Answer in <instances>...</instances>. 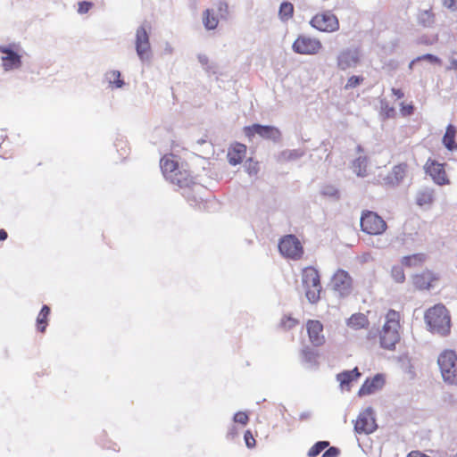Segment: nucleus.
Instances as JSON below:
<instances>
[{
	"label": "nucleus",
	"mask_w": 457,
	"mask_h": 457,
	"mask_svg": "<svg viewBox=\"0 0 457 457\" xmlns=\"http://www.w3.org/2000/svg\"><path fill=\"white\" fill-rule=\"evenodd\" d=\"M425 259V254L416 253L409 256H404L402 260V263L408 267H414L424 262Z\"/></svg>",
	"instance_id": "31"
},
{
	"label": "nucleus",
	"mask_w": 457,
	"mask_h": 457,
	"mask_svg": "<svg viewBox=\"0 0 457 457\" xmlns=\"http://www.w3.org/2000/svg\"><path fill=\"white\" fill-rule=\"evenodd\" d=\"M406 170L407 165L405 163L395 165L392 170L382 179L383 184L391 187L398 186L405 177Z\"/></svg>",
	"instance_id": "18"
},
{
	"label": "nucleus",
	"mask_w": 457,
	"mask_h": 457,
	"mask_svg": "<svg viewBox=\"0 0 457 457\" xmlns=\"http://www.w3.org/2000/svg\"><path fill=\"white\" fill-rule=\"evenodd\" d=\"M316 29L323 32H335L339 29V21L331 12L317 13L310 21Z\"/></svg>",
	"instance_id": "7"
},
{
	"label": "nucleus",
	"mask_w": 457,
	"mask_h": 457,
	"mask_svg": "<svg viewBox=\"0 0 457 457\" xmlns=\"http://www.w3.org/2000/svg\"><path fill=\"white\" fill-rule=\"evenodd\" d=\"M385 380L381 374L375 375L372 378H367L360 388L358 395L360 396L369 395L380 390L384 386Z\"/></svg>",
	"instance_id": "19"
},
{
	"label": "nucleus",
	"mask_w": 457,
	"mask_h": 457,
	"mask_svg": "<svg viewBox=\"0 0 457 457\" xmlns=\"http://www.w3.org/2000/svg\"><path fill=\"white\" fill-rule=\"evenodd\" d=\"M361 376L358 368H354L352 370H345L337 375V380L340 384L341 389H350V383L357 379Z\"/></svg>",
	"instance_id": "22"
},
{
	"label": "nucleus",
	"mask_w": 457,
	"mask_h": 457,
	"mask_svg": "<svg viewBox=\"0 0 457 457\" xmlns=\"http://www.w3.org/2000/svg\"><path fill=\"white\" fill-rule=\"evenodd\" d=\"M227 11L228 5L225 3H219L217 9H207L203 19L204 27L209 30L214 29L218 26L219 18H224Z\"/></svg>",
	"instance_id": "13"
},
{
	"label": "nucleus",
	"mask_w": 457,
	"mask_h": 457,
	"mask_svg": "<svg viewBox=\"0 0 457 457\" xmlns=\"http://www.w3.org/2000/svg\"><path fill=\"white\" fill-rule=\"evenodd\" d=\"M448 69L457 71V60H455V59L451 60L450 66L448 67Z\"/></svg>",
	"instance_id": "50"
},
{
	"label": "nucleus",
	"mask_w": 457,
	"mask_h": 457,
	"mask_svg": "<svg viewBox=\"0 0 457 457\" xmlns=\"http://www.w3.org/2000/svg\"><path fill=\"white\" fill-rule=\"evenodd\" d=\"M279 252L289 258L298 259L303 254L299 240L293 235L285 237L278 244Z\"/></svg>",
	"instance_id": "11"
},
{
	"label": "nucleus",
	"mask_w": 457,
	"mask_h": 457,
	"mask_svg": "<svg viewBox=\"0 0 457 457\" xmlns=\"http://www.w3.org/2000/svg\"><path fill=\"white\" fill-rule=\"evenodd\" d=\"M292 48L300 54H316L322 48V44L317 38L300 35L293 43Z\"/></svg>",
	"instance_id": "9"
},
{
	"label": "nucleus",
	"mask_w": 457,
	"mask_h": 457,
	"mask_svg": "<svg viewBox=\"0 0 457 457\" xmlns=\"http://www.w3.org/2000/svg\"><path fill=\"white\" fill-rule=\"evenodd\" d=\"M136 48L137 53L141 59H145L148 56L150 43L148 34L144 28H139L137 30Z\"/></svg>",
	"instance_id": "20"
},
{
	"label": "nucleus",
	"mask_w": 457,
	"mask_h": 457,
	"mask_svg": "<svg viewBox=\"0 0 457 457\" xmlns=\"http://www.w3.org/2000/svg\"><path fill=\"white\" fill-rule=\"evenodd\" d=\"M359 62L360 54L356 48L344 49L337 55V67L342 71L354 68Z\"/></svg>",
	"instance_id": "14"
},
{
	"label": "nucleus",
	"mask_w": 457,
	"mask_h": 457,
	"mask_svg": "<svg viewBox=\"0 0 457 457\" xmlns=\"http://www.w3.org/2000/svg\"><path fill=\"white\" fill-rule=\"evenodd\" d=\"M330 286L340 296H346L352 291V278L345 270H338L332 277Z\"/></svg>",
	"instance_id": "10"
},
{
	"label": "nucleus",
	"mask_w": 457,
	"mask_h": 457,
	"mask_svg": "<svg viewBox=\"0 0 457 457\" xmlns=\"http://www.w3.org/2000/svg\"><path fill=\"white\" fill-rule=\"evenodd\" d=\"M375 245H376V247H378V248H383V247H385V245H385V244H383V243H381V241H380V240H378V242H377V244H376Z\"/></svg>",
	"instance_id": "53"
},
{
	"label": "nucleus",
	"mask_w": 457,
	"mask_h": 457,
	"mask_svg": "<svg viewBox=\"0 0 457 457\" xmlns=\"http://www.w3.org/2000/svg\"><path fill=\"white\" fill-rule=\"evenodd\" d=\"M424 170L428 174L435 183L438 185H445L448 182L443 164L435 160L428 159L424 165Z\"/></svg>",
	"instance_id": "15"
},
{
	"label": "nucleus",
	"mask_w": 457,
	"mask_h": 457,
	"mask_svg": "<svg viewBox=\"0 0 457 457\" xmlns=\"http://www.w3.org/2000/svg\"><path fill=\"white\" fill-rule=\"evenodd\" d=\"M434 201V189L430 187L420 188L416 195V203L420 206L430 205Z\"/></svg>",
	"instance_id": "24"
},
{
	"label": "nucleus",
	"mask_w": 457,
	"mask_h": 457,
	"mask_svg": "<svg viewBox=\"0 0 457 457\" xmlns=\"http://www.w3.org/2000/svg\"><path fill=\"white\" fill-rule=\"evenodd\" d=\"M106 79L112 88H120L124 85V81L120 79L119 71H111L106 73Z\"/></svg>",
	"instance_id": "30"
},
{
	"label": "nucleus",
	"mask_w": 457,
	"mask_h": 457,
	"mask_svg": "<svg viewBox=\"0 0 457 457\" xmlns=\"http://www.w3.org/2000/svg\"><path fill=\"white\" fill-rule=\"evenodd\" d=\"M302 354H303V360L306 362H308L310 364H313L316 362L318 353L313 349H312L310 347H306L303 350Z\"/></svg>",
	"instance_id": "37"
},
{
	"label": "nucleus",
	"mask_w": 457,
	"mask_h": 457,
	"mask_svg": "<svg viewBox=\"0 0 457 457\" xmlns=\"http://www.w3.org/2000/svg\"><path fill=\"white\" fill-rule=\"evenodd\" d=\"M415 61H427L429 63L439 64V65L442 63L441 59H439L437 56L431 54H426L418 56L417 58H415Z\"/></svg>",
	"instance_id": "39"
},
{
	"label": "nucleus",
	"mask_w": 457,
	"mask_h": 457,
	"mask_svg": "<svg viewBox=\"0 0 457 457\" xmlns=\"http://www.w3.org/2000/svg\"><path fill=\"white\" fill-rule=\"evenodd\" d=\"M377 337V332H375L373 329L370 330L368 333V338L372 339Z\"/></svg>",
	"instance_id": "52"
},
{
	"label": "nucleus",
	"mask_w": 457,
	"mask_h": 457,
	"mask_svg": "<svg viewBox=\"0 0 457 457\" xmlns=\"http://www.w3.org/2000/svg\"><path fill=\"white\" fill-rule=\"evenodd\" d=\"M8 234L4 229H0V241H4L7 238Z\"/></svg>",
	"instance_id": "51"
},
{
	"label": "nucleus",
	"mask_w": 457,
	"mask_h": 457,
	"mask_svg": "<svg viewBox=\"0 0 457 457\" xmlns=\"http://www.w3.org/2000/svg\"><path fill=\"white\" fill-rule=\"evenodd\" d=\"M455 133V128L453 125H449L443 137V143L448 150L453 151L457 147L454 141Z\"/></svg>",
	"instance_id": "28"
},
{
	"label": "nucleus",
	"mask_w": 457,
	"mask_h": 457,
	"mask_svg": "<svg viewBox=\"0 0 457 457\" xmlns=\"http://www.w3.org/2000/svg\"><path fill=\"white\" fill-rule=\"evenodd\" d=\"M444 5L450 9L451 11L457 10V1L456 0H444Z\"/></svg>",
	"instance_id": "47"
},
{
	"label": "nucleus",
	"mask_w": 457,
	"mask_h": 457,
	"mask_svg": "<svg viewBox=\"0 0 457 457\" xmlns=\"http://www.w3.org/2000/svg\"><path fill=\"white\" fill-rule=\"evenodd\" d=\"M453 457H457V454H454Z\"/></svg>",
	"instance_id": "55"
},
{
	"label": "nucleus",
	"mask_w": 457,
	"mask_h": 457,
	"mask_svg": "<svg viewBox=\"0 0 457 457\" xmlns=\"http://www.w3.org/2000/svg\"><path fill=\"white\" fill-rule=\"evenodd\" d=\"M93 6V4L88 1H81L78 4V12L80 14L87 13Z\"/></svg>",
	"instance_id": "41"
},
{
	"label": "nucleus",
	"mask_w": 457,
	"mask_h": 457,
	"mask_svg": "<svg viewBox=\"0 0 457 457\" xmlns=\"http://www.w3.org/2000/svg\"><path fill=\"white\" fill-rule=\"evenodd\" d=\"M297 324V320L292 317H285L281 320V326L285 329H291Z\"/></svg>",
	"instance_id": "40"
},
{
	"label": "nucleus",
	"mask_w": 457,
	"mask_h": 457,
	"mask_svg": "<svg viewBox=\"0 0 457 457\" xmlns=\"http://www.w3.org/2000/svg\"><path fill=\"white\" fill-rule=\"evenodd\" d=\"M294 12V6L289 2H283L278 10V16L282 21H288Z\"/></svg>",
	"instance_id": "32"
},
{
	"label": "nucleus",
	"mask_w": 457,
	"mask_h": 457,
	"mask_svg": "<svg viewBox=\"0 0 457 457\" xmlns=\"http://www.w3.org/2000/svg\"><path fill=\"white\" fill-rule=\"evenodd\" d=\"M245 134L248 137L257 134L261 137L272 140L273 142H278L281 137V133L278 128L261 124H253L250 127H246Z\"/></svg>",
	"instance_id": "12"
},
{
	"label": "nucleus",
	"mask_w": 457,
	"mask_h": 457,
	"mask_svg": "<svg viewBox=\"0 0 457 457\" xmlns=\"http://www.w3.org/2000/svg\"><path fill=\"white\" fill-rule=\"evenodd\" d=\"M2 56V65L5 71L17 69L21 65V56L7 46H0Z\"/></svg>",
	"instance_id": "16"
},
{
	"label": "nucleus",
	"mask_w": 457,
	"mask_h": 457,
	"mask_svg": "<svg viewBox=\"0 0 457 457\" xmlns=\"http://www.w3.org/2000/svg\"><path fill=\"white\" fill-rule=\"evenodd\" d=\"M310 341L315 346H320L325 343L323 325L319 320H308L306 325Z\"/></svg>",
	"instance_id": "17"
},
{
	"label": "nucleus",
	"mask_w": 457,
	"mask_h": 457,
	"mask_svg": "<svg viewBox=\"0 0 457 457\" xmlns=\"http://www.w3.org/2000/svg\"><path fill=\"white\" fill-rule=\"evenodd\" d=\"M181 165L179 164L174 154H169L163 155L160 160V167L164 178L172 184H182L187 183L189 179H180L179 173H176Z\"/></svg>",
	"instance_id": "5"
},
{
	"label": "nucleus",
	"mask_w": 457,
	"mask_h": 457,
	"mask_svg": "<svg viewBox=\"0 0 457 457\" xmlns=\"http://www.w3.org/2000/svg\"><path fill=\"white\" fill-rule=\"evenodd\" d=\"M399 312L390 310L386 315L385 323L382 330L379 332V339L381 347L392 350L400 339L398 332L400 324Z\"/></svg>",
	"instance_id": "1"
},
{
	"label": "nucleus",
	"mask_w": 457,
	"mask_h": 457,
	"mask_svg": "<svg viewBox=\"0 0 457 457\" xmlns=\"http://www.w3.org/2000/svg\"><path fill=\"white\" fill-rule=\"evenodd\" d=\"M176 173H179L180 179H185V177H187V179H189L187 184H176L181 188H189L192 185H195V178L192 176L190 170L184 167V165L181 164L180 168L177 170Z\"/></svg>",
	"instance_id": "33"
},
{
	"label": "nucleus",
	"mask_w": 457,
	"mask_h": 457,
	"mask_svg": "<svg viewBox=\"0 0 457 457\" xmlns=\"http://www.w3.org/2000/svg\"><path fill=\"white\" fill-rule=\"evenodd\" d=\"M366 168H367V158L365 156H359L353 162V172L358 177L363 178L367 175Z\"/></svg>",
	"instance_id": "29"
},
{
	"label": "nucleus",
	"mask_w": 457,
	"mask_h": 457,
	"mask_svg": "<svg viewBox=\"0 0 457 457\" xmlns=\"http://www.w3.org/2000/svg\"><path fill=\"white\" fill-rule=\"evenodd\" d=\"M328 441H319L317 442L308 452L309 457H316L319 455L326 447L328 446Z\"/></svg>",
	"instance_id": "36"
},
{
	"label": "nucleus",
	"mask_w": 457,
	"mask_h": 457,
	"mask_svg": "<svg viewBox=\"0 0 457 457\" xmlns=\"http://www.w3.org/2000/svg\"><path fill=\"white\" fill-rule=\"evenodd\" d=\"M304 151L302 149H287L282 151L278 155V162H292L296 161L303 157L304 155Z\"/></svg>",
	"instance_id": "25"
},
{
	"label": "nucleus",
	"mask_w": 457,
	"mask_h": 457,
	"mask_svg": "<svg viewBox=\"0 0 457 457\" xmlns=\"http://www.w3.org/2000/svg\"><path fill=\"white\" fill-rule=\"evenodd\" d=\"M417 62H418V61H415V59H413V60L410 62V64H409V69H410V70H412V69H413V65H414V63H416Z\"/></svg>",
	"instance_id": "54"
},
{
	"label": "nucleus",
	"mask_w": 457,
	"mask_h": 457,
	"mask_svg": "<svg viewBox=\"0 0 457 457\" xmlns=\"http://www.w3.org/2000/svg\"><path fill=\"white\" fill-rule=\"evenodd\" d=\"M418 21L423 27H430L434 23V15L430 11H422L419 13Z\"/></svg>",
	"instance_id": "35"
},
{
	"label": "nucleus",
	"mask_w": 457,
	"mask_h": 457,
	"mask_svg": "<svg viewBox=\"0 0 457 457\" xmlns=\"http://www.w3.org/2000/svg\"><path fill=\"white\" fill-rule=\"evenodd\" d=\"M437 363L445 382L457 384V355L453 351H444L437 359Z\"/></svg>",
	"instance_id": "3"
},
{
	"label": "nucleus",
	"mask_w": 457,
	"mask_h": 457,
	"mask_svg": "<svg viewBox=\"0 0 457 457\" xmlns=\"http://www.w3.org/2000/svg\"><path fill=\"white\" fill-rule=\"evenodd\" d=\"M438 279V277L430 270H425L420 274H416L412 277V282L418 289H429L432 287V282Z\"/></svg>",
	"instance_id": "21"
},
{
	"label": "nucleus",
	"mask_w": 457,
	"mask_h": 457,
	"mask_svg": "<svg viewBox=\"0 0 457 457\" xmlns=\"http://www.w3.org/2000/svg\"><path fill=\"white\" fill-rule=\"evenodd\" d=\"M392 93L394 96H395L398 99L403 97V92L401 89L392 88Z\"/></svg>",
	"instance_id": "49"
},
{
	"label": "nucleus",
	"mask_w": 457,
	"mask_h": 457,
	"mask_svg": "<svg viewBox=\"0 0 457 457\" xmlns=\"http://www.w3.org/2000/svg\"><path fill=\"white\" fill-rule=\"evenodd\" d=\"M201 62H202V66H205L204 69L206 70V71L208 73L212 72L213 75L216 74V67L213 66L212 64H210L206 58H204L202 56Z\"/></svg>",
	"instance_id": "44"
},
{
	"label": "nucleus",
	"mask_w": 457,
	"mask_h": 457,
	"mask_svg": "<svg viewBox=\"0 0 457 457\" xmlns=\"http://www.w3.org/2000/svg\"><path fill=\"white\" fill-rule=\"evenodd\" d=\"M302 283L305 288V295L308 301L312 303L318 302L320 299V293L321 291L318 270L313 267H306L303 269L302 273Z\"/></svg>",
	"instance_id": "4"
},
{
	"label": "nucleus",
	"mask_w": 457,
	"mask_h": 457,
	"mask_svg": "<svg viewBox=\"0 0 457 457\" xmlns=\"http://www.w3.org/2000/svg\"><path fill=\"white\" fill-rule=\"evenodd\" d=\"M368 324L369 320L363 313L353 314L347 320V325L353 329L365 328Z\"/></svg>",
	"instance_id": "27"
},
{
	"label": "nucleus",
	"mask_w": 457,
	"mask_h": 457,
	"mask_svg": "<svg viewBox=\"0 0 457 457\" xmlns=\"http://www.w3.org/2000/svg\"><path fill=\"white\" fill-rule=\"evenodd\" d=\"M244 437L245 445L248 448H252L255 445V439L253 438L250 431H246Z\"/></svg>",
	"instance_id": "46"
},
{
	"label": "nucleus",
	"mask_w": 457,
	"mask_h": 457,
	"mask_svg": "<svg viewBox=\"0 0 457 457\" xmlns=\"http://www.w3.org/2000/svg\"><path fill=\"white\" fill-rule=\"evenodd\" d=\"M362 231L370 235H380L386 228V221L376 212L366 211L361 218Z\"/></svg>",
	"instance_id": "6"
},
{
	"label": "nucleus",
	"mask_w": 457,
	"mask_h": 457,
	"mask_svg": "<svg viewBox=\"0 0 457 457\" xmlns=\"http://www.w3.org/2000/svg\"><path fill=\"white\" fill-rule=\"evenodd\" d=\"M340 451L338 448L332 446L325 451L321 457H337Z\"/></svg>",
	"instance_id": "45"
},
{
	"label": "nucleus",
	"mask_w": 457,
	"mask_h": 457,
	"mask_svg": "<svg viewBox=\"0 0 457 457\" xmlns=\"http://www.w3.org/2000/svg\"><path fill=\"white\" fill-rule=\"evenodd\" d=\"M234 421L242 425H245L248 422V416L245 412H237L234 415Z\"/></svg>",
	"instance_id": "43"
},
{
	"label": "nucleus",
	"mask_w": 457,
	"mask_h": 457,
	"mask_svg": "<svg viewBox=\"0 0 457 457\" xmlns=\"http://www.w3.org/2000/svg\"><path fill=\"white\" fill-rule=\"evenodd\" d=\"M401 112L403 115H411L413 112V106L411 104L403 105V104H402Z\"/></svg>",
	"instance_id": "48"
},
{
	"label": "nucleus",
	"mask_w": 457,
	"mask_h": 457,
	"mask_svg": "<svg viewBox=\"0 0 457 457\" xmlns=\"http://www.w3.org/2000/svg\"><path fill=\"white\" fill-rule=\"evenodd\" d=\"M362 81V78L361 77H359V76H352L346 85H345V88L348 89V88H353V87H357L358 85H360V83Z\"/></svg>",
	"instance_id": "42"
},
{
	"label": "nucleus",
	"mask_w": 457,
	"mask_h": 457,
	"mask_svg": "<svg viewBox=\"0 0 457 457\" xmlns=\"http://www.w3.org/2000/svg\"><path fill=\"white\" fill-rule=\"evenodd\" d=\"M51 310L47 305H43L37 317V328L39 332L44 333L48 325V317Z\"/></svg>",
	"instance_id": "26"
},
{
	"label": "nucleus",
	"mask_w": 457,
	"mask_h": 457,
	"mask_svg": "<svg viewBox=\"0 0 457 457\" xmlns=\"http://www.w3.org/2000/svg\"><path fill=\"white\" fill-rule=\"evenodd\" d=\"M391 275L395 282L402 283L405 279V275L401 266H394L391 270Z\"/></svg>",
	"instance_id": "38"
},
{
	"label": "nucleus",
	"mask_w": 457,
	"mask_h": 457,
	"mask_svg": "<svg viewBox=\"0 0 457 457\" xmlns=\"http://www.w3.org/2000/svg\"><path fill=\"white\" fill-rule=\"evenodd\" d=\"M246 146L243 144H236L228 153V162L232 165L240 163L245 154Z\"/></svg>",
	"instance_id": "23"
},
{
	"label": "nucleus",
	"mask_w": 457,
	"mask_h": 457,
	"mask_svg": "<svg viewBox=\"0 0 457 457\" xmlns=\"http://www.w3.org/2000/svg\"><path fill=\"white\" fill-rule=\"evenodd\" d=\"M424 318L429 330L432 332L442 336L449 333L451 327L450 315L444 305L436 304L428 309Z\"/></svg>",
	"instance_id": "2"
},
{
	"label": "nucleus",
	"mask_w": 457,
	"mask_h": 457,
	"mask_svg": "<svg viewBox=\"0 0 457 457\" xmlns=\"http://www.w3.org/2000/svg\"><path fill=\"white\" fill-rule=\"evenodd\" d=\"M320 194L323 196L328 197L334 201H337L340 198V193L338 189L333 185H324L320 188Z\"/></svg>",
	"instance_id": "34"
},
{
	"label": "nucleus",
	"mask_w": 457,
	"mask_h": 457,
	"mask_svg": "<svg viewBox=\"0 0 457 457\" xmlns=\"http://www.w3.org/2000/svg\"><path fill=\"white\" fill-rule=\"evenodd\" d=\"M377 427L374 410L371 407H367L361 411L354 423V430L358 434H371Z\"/></svg>",
	"instance_id": "8"
}]
</instances>
